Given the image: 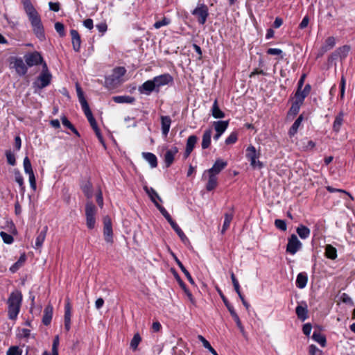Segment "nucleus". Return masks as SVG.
Masks as SVG:
<instances>
[{
    "instance_id": "1",
    "label": "nucleus",
    "mask_w": 355,
    "mask_h": 355,
    "mask_svg": "<svg viewBox=\"0 0 355 355\" xmlns=\"http://www.w3.org/2000/svg\"><path fill=\"white\" fill-rule=\"evenodd\" d=\"M26 14L31 22L33 31L41 41L45 40L44 28L41 17L30 0H21Z\"/></svg>"
},
{
    "instance_id": "2",
    "label": "nucleus",
    "mask_w": 355,
    "mask_h": 355,
    "mask_svg": "<svg viewBox=\"0 0 355 355\" xmlns=\"http://www.w3.org/2000/svg\"><path fill=\"white\" fill-rule=\"evenodd\" d=\"M22 302L21 292L18 290L12 291L8 300V318L12 320H15L20 311V307Z\"/></svg>"
},
{
    "instance_id": "3",
    "label": "nucleus",
    "mask_w": 355,
    "mask_h": 355,
    "mask_svg": "<svg viewBox=\"0 0 355 355\" xmlns=\"http://www.w3.org/2000/svg\"><path fill=\"white\" fill-rule=\"evenodd\" d=\"M52 75L48 69L47 64L46 62L42 64V70L36 81L33 83L34 87L42 89L47 87L51 81Z\"/></svg>"
},
{
    "instance_id": "4",
    "label": "nucleus",
    "mask_w": 355,
    "mask_h": 355,
    "mask_svg": "<svg viewBox=\"0 0 355 355\" xmlns=\"http://www.w3.org/2000/svg\"><path fill=\"white\" fill-rule=\"evenodd\" d=\"M97 209L96 206L91 202L88 201L85 205V216H86V225L92 230L96 225V214Z\"/></svg>"
},
{
    "instance_id": "5",
    "label": "nucleus",
    "mask_w": 355,
    "mask_h": 355,
    "mask_svg": "<svg viewBox=\"0 0 355 355\" xmlns=\"http://www.w3.org/2000/svg\"><path fill=\"white\" fill-rule=\"evenodd\" d=\"M260 153H257L256 148L253 146H250L246 149V157L250 161V165L254 168L261 169L263 166V164L259 160Z\"/></svg>"
},
{
    "instance_id": "6",
    "label": "nucleus",
    "mask_w": 355,
    "mask_h": 355,
    "mask_svg": "<svg viewBox=\"0 0 355 355\" xmlns=\"http://www.w3.org/2000/svg\"><path fill=\"white\" fill-rule=\"evenodd\" d=\"M192 15L198 18L199 24L203 25L206 22L207 18L209 15L208 8L203 3L198 4V6L192 11Z\"/></svg>"
},
{
    "instance_id": "7",
    "label": "nucleus",
    "mask_w": 355,
    "mask_h": 355,
    "mask_svg": "<svg viewBox=\"0 0 355 355\" xmlns=\"http://www.w3.org/2000/svg\"><path fill=\"white\" fill-rule=\"evenodd\" d=\"M26 65L31 67L39 64H43V58L40 53L34 51L33 53H28L24 57Z\"/></svg>"
},
{
    "instance_id": "8",
    "label": "nucleus",
    "mask_w": 355,
    "mask_h": 355,
    "mask_svg": "<svg viewBox=\"0 0 355 355\" xmlns=\"http://www.w3.org/2000/svg\"><path fill=\"white\" fill-rule=\"evenodd\" d=\"M302 243L300 241L295 234H292L288 239L286 251L291 254H295L301 248Z\"/></svg>"
},
{
    "instance_id": "9",
    "label": "nucleus",
    "mask_w": 355,
    "mask_h": 355,
    "mask_svg": "<svg viewBox=\"0 0 355 355\" xmlns=\"http://www.w3.org/2000/svg\"><path fill=\"white\" fill-rule=\"evenodd\" d=\"M153 80L158 92L159 87L172 83L173 78L169 73H164L155 76Z\"/></svg>"
},
{
    "instance_id": "10",
    "label": "nucleus",
    "mask_w": 355,
    "mask_h": 355,
    "mask_svg": "<svg viewBox=\"0 0 355 355\" xmlns=\"http://www.w3.org/2000/svg\"><path fill=\"white\" fill-rule=\"evenodd\" d=\"M103 234L105 237V240L107 243H113V232L112 227V222L111 219L109 216H106L103 218Z\"/></svg>"
},
{
    "instance_id": "11",
    "label": "nucleus",
    "mask_w": 355,
    "mask_h": 355,
    "mask_svg": "<svg viewBox=\"0 0 355 355\" xmlns=\"http://www.w3.org/2000/svg\"><path fill=\"white\" fill-rule=\"evenodd\" d=\"M171 270L172 273L174 275V277H175L176 280L178 281L180 286L182 288V290L185 293V294L187 296L189 300L191 302V304H196V300H195L192 293L187 288L186 284L181 279L180 277L178 275L177 272L175 271V268H171Z\"/></svg>"
},
{
    "instance_id": "12",
    "label": "nucleus",
    "mask_w": 355,
    "mask_h": 355,
    "mask_svg": "<svg viewBox=\"0 0 355 355\" xmlns=\"http://www.w3.org/2000/svg\"><path fill=\"white\" fill-rule=\"evenodd\" d=\"M11 64H13L12 67L15 69L17 73L20 76H24L27 73V67L21 58H15L13 59Z\"/></svg>"
},
{
    "instance_id": "13",
    "label": "nucleus",
    "mask_w": 355,
    "mask_h": 355,
    "mask_svg": "<svg viewBox=\"0 0 355 355\" xmlns=\"http://www.w3.org/2000/svg\"><path fill=\"white\" fill-rule=\"evenodd\" d=\"M138 91L141 94L150 95L152 92L156 91L157 89L153 80H149L144 82L141 86L139 87Z\"/></svg>"
},
{
    "instance_id": "14",
    "label": "nucleus",
    "mask_w": 355,
    "mask_h": 355,
    "mask_svg": "<svg viewBox=\"0 0 355 355\" xmlns=\"http://www.w3.org/2000/svg\"><path fill=\"white\" fill-rule=\"evenodd\" d=\"M227 165V162H225L220 159H218L214 164L213 166L207 171V172L208 173L214 174L216 176V175L218 174L223 169H224Z\"/></svg>"
},
{
    "instance_id": "15",
    "label": "nucleus",
    "mask_w": 355,
    "mask_h": 355,
    "mask_svg": "<svg viewBox=\"0 0 355 355\" xmlns=\"http://www.w3.org/2000/svg\"><path fill=\"white\" fill-rule=\"evenodd\" d=\"M71 36V42L73 49L76 52H78L80 49L81 40L78 32L76 30L72 29L70 31Z\"/></svg>"
},
{
    "instance_id": "16",
    "label": "nucleus",
    "mask_w": 355,
    "mask_h": 355,
    "mask_svg": "<svg viewBox=\"0 0 355 355\" xmlns=\"http://www.w3.org/2000/svg\"><path fill=\"white\" fill-rule=\"evenodd\" d=\"M178 152V149L175 146L166 150L164 155V163L166 167H169L173 164L174 156L177 154Z\"/></svg>"
},
{
    "instance_id": "17",
    "label": "nucleus",
    "mask_w": 355,
    "mask_h": 355,
    "mask_svg": "<svg viewBox=\"0 0 355 355\" xmlns=\"http://www.w3.org/2000/svg\"><path fill=\"white\" fill-rule=\"evenodd\" d=\"M198 141V137L196 135H191L188 137L186 146V150L184 153V157L187 158L191 153L193 151L196 142Z\"/></svg>"
},
{
    "instance_id": "18",
    "label": "nucleus",
    "mask_w": 355,
    "mask_h": 355,
    "mask_svg": "<svg viewBox=\"0 0 355 355\" xmlns=\"http://www.w3.org/2000/svg\"><path fill=\"white\" fill-rule=\"evenodd\" d=\"M53 306L51 304H48L44 310L42 323L45 326L50 324L52 317H53Z\"/></svg>"
},
{
    "instance_id": "19",
    "label": "nucleus",
    "mask_w": 355,
    "mask_h": 355,
    "mask_svg": "<svg viewBox=\"0 0 355 355\" xmlns=\"http://www.w3.org/2000/svg\"><path fill=\"white\" fill-rule=\"evenodd\" d=\"M213 130L212 128H209L205 130L202 139V143L201 146L202 149L208 148L211 144V137L212 135Z\"/></svg>"
},
{
    "instance_id": "20",
    "label": "nucleus",
    "mask_w": 355,
    "mask_h": 355,
    "mask_svg": "<svg viewBox=\"0 0 355 355\" xmlns=\"http://www.w3.org/2000/svg\"><path fill=\"white\" fill-rule=\"evenodd\" d=\"M144 189L146 192V193L148 195L149 198L152 200V202L155 204V205L157 207V205H159L157 200L162 202V199L158 195V193L156 192V191L152 188V187H148L147 186L144 187Z\"/></svg>"
},
{
    "instance_id": "21",
    "label": "nucleus",
    "mask_w": 355,
    "mask_h": 355,
    "mask_svg": "<svg viewBox=\"0 0 355 355\" xmlns=\"http://www.w3.org/2000/svg\"><path fill=\"white\" fill-rule=\"evenodd\" d=\"M171 124V119L168 116H161L162 132L165 137L168 135Z\"/></svg>"
},
{
    "instance_id": "22",
    "label": "nucleus",
    "mask_w": 355,
    "mask_h": 355,
    "mask_svg": "<svg viewBox=\"0 0 355 355\" xmlns=\"http://www.w3.org/2000/svg\"><path fill=\"white\" fill-rule=\"evenodd\" d=\"M295 312L297 318L300 320L304 321L308 318V309L306 304L304 306L302 305H298L295 309Z\"/></svg>"
},
{
    "instance_id": "23",
    "label": "nucleus",
    "mask_w": 355,
    "mask_h": 355,
    "mask_svg": "<svg viewBox=\"0 0 355 355\" xmlns=\"http://www.w3.org/2000/svg\"><path fill=\"white\" fill-rule=\"evenodd\" d=\"M211 115L215 119H223L225 117V113L219 108L216 99L214 101L211 107Z\"/></svg>"
},
{
    "instance_id": "24",
    "label": "nucleus",
    "mask_w": 355,
    "mask_h": 355,
    "mask_svg": "<svg viewBox=\"0 0 355 355\" xmlns=\"http://www.w3.org/2000/svg\"><path fill=\"white\" fill-rule=\"evenodd\" d=\"M228 121H217L213 123V125L216 132L220 133H223L226 130V129L228 127Z\"/></svg>"
},
{
    "instance_id": "25",
    "label": "nucleus",
    "mask_w": 355,
    "mask_h": 355,
    "mask_svg": "<svg viewBox=\"0 0 355 355\" xmlns=\"http://www.w3.org/2000/svg\"><path fill=\"white\" fill-rule=\"evenodd\" d=\"M308 277L306 273L300 272L298 274L296 279V286L299 288H304L307 284Z\"/></svg>"
},
{
    "instance_id": "26",
    "label": "nucleus",
    "mask_w": 355,
    "mask_h": 355,
    "mask_svg": "<svg viewBox=\"0 0 355 355\" xmlns=\"http://www.w3.org/2000/svg\"><path fill=\"white\" fill-rule=\"evenodd\" d=\"M296 232L302 239H306L310 236L311 230L307 227L300 225L296 229Z\"/></svg>"
},
{
    "instance_id": "27",
    "label": "nucleus",
    "mask_w": 355,
    "mask_h": 355,
    "mask_svg": "<svg viewBox=\"0 0 355 355\" xmlns=\"http://www.w3.org/2000/svg\"><path fill=\"white\" fill-rule=\"evenodd\" d=\"M336 45V38L333 36L326 39L324 45L321 48L322 53L327 52L333 49Z\"/></svg>"
},
{
    "instance_id": "28",
    "label": "nucleus",
    "mask_w": 355,
    "mask_h": 355,
    "mask_svg": "<svg viewBox=\"0 0 355 355\" xmlns=\"http://www.w3.org/2000/svg\"><path fill=\"white\" fill-rule=\"evenodd\" d=\"M312 338L318 343L322 347H325L327 343L326 337L319 331L315 330L312 335Z\"/></svg>"
},
{
    "instance_id": "29",
    "label": "nucleus",
    "mask_w": 355,
    "mask_h": 355,
    "mask_svg": "<svg viewBox=\"0 0 355 355\" xmlns=\"http://www.w3.org/2000/svg\"><path fill=\"white\" fill-rule=\"evenodd\" d=\"M112 99L116 103H132L135 101V98L130 96H116Z\"/></svg>"
},
{
    "instance_id": "30",
    "label": "nucleus",
    "mask_w": 355,
    "mask_h": 355,
    "mask_svg": "<svg viewBox=\"0 0 355 355\" xmlns=\"http://www.w3.org/2000/svg\"><path fill=\"white\" fill-rule=\"evenodd\" d=\"M231 210L232 211L230 213H225L224 214L225 220L221 230L222 234H224L225 232L229 228L230 223L233 218V208H232Z\"/></svg>"
},
{
    "instance_id": "31",
    "label": "nucleus",
    "mask_w": 355,
    "mask_h": 355,
    "mask_svg": "<svg viewBox=\"0 0 355 355\" xmlns=\"http://www.w3.org/2000/svg\"><path fill=\"white\" fill-rule=\"evenodd\" d=\"M144 158L150 164L152 168H155L157 166V159L156 156L151 153H143Z\"/></svg>"
},
{
    "instance_id": "32",
    "label": "nucleus",
    "mask_w": 355,
    "mask_h": 355,
    "mask_svg": "<svg viewBox=\"0 0 355 355\" xmlns=\"http://www.w3.org/2000/svg\"><path fill=\"white\" fill-rule=\"evenodd\" d=\"M48 227L45 226L44 229L39 233L35 240V248H40L42 247L46 234Z\"/></svg>"
},
{
    "instance_id": "33",
    "label": "nucleus",
    "mask_w": 355,
    "mask_h": 355,
    "mask_svg": "<svg viewBox=\"0 0 355 355\" xmlns=\"http://www.w3.org/2000/svg\"><path fill=\"white\" fill-rule=\"evenodd\" d=\"M302 120H303V116L301 114L298 116V118L295 120V121L293 123V124L291 127V128L288 131V134H289L290 137H293L297 133V130H298L300 125H301Z\"/></svg>"
},
{
    "instance_id": "34",
    "label": "nucleus",
    "mask_w": 355,
    "mask_h": 355,
    "mask_svg": "<svg viewBox=\"0 0 355 355\" xmlns=\"http://www.w3.org/2000/svg\"><path fill=\"white\" fill-rule=\"evenodd\" d=\"M336 53L340 58V60L345 59L350 51V46L349 45H344L341 47L338 48L336 50Z\"/></svg>"
},
{
    "instance_id": "35",
    "label": "nucleus",
    "mask_w": 355,
    "mask_h": 355,
    "mask_svg": "<svg viewBox=\"0 0 355 355\" xmlns=\"http://www.w3.org/2000/svg\"><path fill=\"white\" fill-rule=\"evenodd\" d=\"M81 188L85 196L88 199L92 198L93 196L92 183L89 181H87L83 184H82Z\"/></svg>"
},
{
    "instance_id": "36",
    "label": "nucleus",
    "mask_w": 355,
    "mask_h": 355,
    "mask_svg": "<svg viewBox=\"0 0 355 355\" xmlns=\"http://www.w3.org/2000/svg\"><path fill=\"white\" fill-rule=\"evenodd\" d=\"M198 339L202 343L203 347L213 355H218L216 351L211 347L210 343L201 335L198 336Z\"/></svg>"
},
{
    "instance_id": "37",
    "label": "nucleus",
    "mask_w": 355,
    "mask_h": 355,
    "mask_svg": "<svg viewBox=\"0 0 355 355\" xmlns=\"http://www.w3.org/2000/svg\"><path fill=\"white\" fill-rule=\"evenodd\" d=\"M209 174V180L206 186L207 191L213 190L217 186V178L214 174Z\"/></svg>"
},
{
    "instance_id": "38",
    "label": "nucleus",
    "mask_w": 355,
    "mask_h": 355,
    "mask_svg": "<svg viewBox=\"0 0 355 355\" xmlns=\"http://www.w3.org/2000/svg\"><path fill=\"white\" fill-rule=\"evenodd\" d=\"M325 255L329 259H334L337 257V250L331 245H327L325 247Z\"/></svg>"
},
{
    "instance_id": "39",
    "label": "nucleus",
    "mask_w": 355,
    "mask_h": 355,
    "mask_svg": "<svg viewBox=\"0 0 355 355\" xmlns=\"http://www.w3.org/2000/svg\"><path fill=\"white\" fill-rule=\"evenodd\" d=\"M141 341V337L139 333H136L130 341V347L133 350H137L139 344Z\"/></svg>"
},
{
    "instance_id": "40",
    "label": "nucleus",
    "mask_w": 355,
    "mask_h": 355,
    "mask_svg": "<svg viewBox=\"0 0 355 355\" xmlns=\"http://www.w3.org/2000/svg\"><path fill=\"white\" fill-rule=\"evenodd\" d=\"M59 336L57 335L55 336L54 340L53 341L52 345V355H59L58 354V346H59ZM43 355H50L48 352L45 351L43 353Z\"/></svg>"
},
{
    "instance_id": "41",
    "label": "nucleus",
    "mask_w": 355,
    "mask_h": 355,
    "mask_svg": "<svg viewBox=\"0 0 355 355\" xmlns=\"http://www.w3.org/2000/svg\"><path fill=\"white\" fill-rule=\"evenodd\" d=\"M343 115L342 113H340L335 119L334 124H333V129L336 132H338L340 129V127L343 124Z\"/></svg>"
},
{
    "instance_id": "42",
    "label": "nucleus",
    "mask_w": 355,
    "mask_h": 355,
    "mask_svg": "<svg viewBox=\"0 0 355 355\" xmlns=\"http://www.w3.org/2000/svg\"><path fill=\"white\" fill-rule=\"evenodd\" d=\"M308 95H309L308 94L305 93V92L304 90H302V89L297 88V89L295 92V98L296 101H297L300 103L303 104L304 100Z\"/></svg>"
},
{
    "instance_id": "43",
    "label": "nucleus",
    "mask_w": 355,
    "mask_h": 355,
    "mask_svg": "<svg viewBox=\"0 0 355 355\" xmlns=\"http://www.w3.org/2000/svg\"><path fill=\"white\" fill-rule=\"evenodd\" d=\"M218 293H219V295H220L223 302H224L225 306L228 309L230 313L234 312L235 311L234 309V306L231 304V303L225 297V296L224 295L223 292L220 289H218Z\"/></svg>"
},
{
    "instance_id": "44",
    "label": "nucleus",
    "mask_w": 355,
    "mask_h": 355,
    "mask_svg": "<svg viewBox=\"0 0 355 355\" xmlns=\"http://www.w3.org/2000/svg\"><path fill=\"white\" fill-rule=\"evenodd\" d=\"M71 306L69 301L67 302L64 306V319L66 322H71Z\"/></svg>"
},
{
    "instance_id": "45",
    "label": "nucleus",
    "mask_w": 355,
    "mask_h": 355,
    "mask_svg": "<svg viewBox=\"0 0 355 355\" xmlns=\"http://www.w3.org/2000/svg\"><path fill=\"white\" fill-rule=\"evenodd\" d=\"M113 72V76H114L115 79H119L121 77L125 75L126 73V69L123 67H116Z\"/></svg>"
},
{
    "instance_id": "46",
    "label": "nucleus",
    "mask_w": 355,
    "mask_h": 355,
    "mask_svg": "<svg viewBox=\"0 0 355 355\" xmlns=\"http://www.w3.org/2000/svg\"><path fill=\"white\" fill-rule=\"evenodd\" d=\"M302 105V103L295 100V101L293 103V104L289 110V113L292 114L293 115H296L299 112Z\"/></svg>"
},
{
    "instance_id": "47",
    "label": "nucleus",
    "mask_w": 355,
    "mask_h": 355,
    "mask_svg": "<svg viewBox=\"0 0 355 355\" xmlns=\"http://www.w3.org/2000/svg\"><path fill=\"white\" fill-rule=\"evenodd\" d=\"M23 164H24V171L26 173L29 174V173L33 172L31 161L28 157H26L24 159Z\"/></svg>"
},
{
    "instance_id": "48",
    "label": "nucleus",
    "mask_w": 355,
    "mask_h": 355,
    "mask_svg": "<svg viewBox=\"0 0 355 355\" xmlns=\"http://www.w3.org/2000/svg\"><path fill=\"white\" fill-rule=\"evenodd\" d=\"M76 92H77V94H78V97L80 103L82 107H83L85 105V103H87V102L84 97V94H83V92L81 88L78 85L76 86Z\"/></svg>"
},
{
    "instance_id": "49",
    "label": "nucleus",
    "mask_w": 355,
    "mask_h": 355,
    "mask_svg": "<svg viewBox=\"0 0 355 355\" xmlns=\"http://www.w3.org/2000/svg\"><path fill=\"white\" fill-rule=\"evenodd\" d=\"M6 156L8 163L11 166H15L16 164L15 155L10 150H7L6 152Z\"/></svg>"
},
{
    "instance_id": "50",
    "label": "nucleus",
    "mask_w": 355,
    "mask_h": 355,
    "mask_svg": "<svg viewBox=\"0 0 355 355\" xmlns=\"http://www.w3.org/2000/svg\"><path fill=\"white\" fill-rule=\"evenodd\" d=\"M0 236L5 243L10 244L13 242V237L5 232H1Z\"/></svg>"
},
{
    "instance_id": "51",
    "label": "nucleus",
    "mask_w": 355,
    "mask_h": 355,
    "mask_svg": "<svg viewBox=\"0 0 355 355\" xmlns=\"http://www.w3.org/2000/svg\"><path fill=\"white\" fill-rule=\"evenodd\" d=\"M171 21L166 17H164L161 21H157L154 24V27L159 29L164 26H167L170 24Z\"/></svg>"
},
{
    "instance_id": "52",
    "label": "nucleus",
    "mask_w": 355,
    "mask_h": 355,
    "mask_svg": "<svg viewBox=\"0 0 355 355\" xmlns=\"http://www.w3.org/2000/svg\"><path fill=\"white\" fill-rule=\"evenodd\" d=\"M88 121H92L94 119V117L92 115V111L89 109L88 103H85V105L83 107H82Z\"/></svg>"
},
{
    "instance_id": "53",
    "label": "nucleus",
    "mask_w": 355,
    "mask_h": 355,
    "mask_svg": "<svg viewBox=\"0 0 355 355\" xmlns=\"http://www.w3.org/2000/svg\"><path fill=\"white\" fill-rule=\"evenodd\" d=\"M173 229L174 230V231L178 234V236H180V238L181 239V240L183 241V242H185V241H188V239L187 237L186 236V235L184 234V233L182 232V230H181V228L178 225H175Z\"/></svg>"
},
{
    "instance_id": "54",
    "label": "nucleus",
    "mask_w": 355,
    "mask_h": 355,
    "mask_svg": "<svg viewBox=\"0 0 355 355\" xmlns=\"http://www.w3.org/2000/svg\"><path fill=\"white\" fill-rule=\"evenodd\" d=\"M231 316L233 318L234 320L235 321L236 326L239 327V329L243 331V326L242 325V323L241 322V320L238 315V314L234 311V312L230 313Z\"/></svg>"
},
{
    "instance_id": "55",
    "label": "nucleus",
    "mask_w": 355,
    "mask_h": 355,
    "mask_svg": "<svg viewBox=\"0 0 355 355\" xmlns=\"http://www.w3.org/2000/svg\"><path fill=\"white\" fill-rule=\"evenodd\" d=\"M275 225L282 231H286L287 229L286 223L284 220L276 219L275 220Z\"/></svg>"
},
{
    "instance_id": "56",
    "label": "nucleus",
    "mask_w": 355,
    "mask_h": 355,
    "mask_svg": "<svg viewBox=\"0 0 355 355\" xmlns=\"http://www.w3.org/2000/svg\"><path fill=\"white\" fill-rule=\"evenodd\" d=\"M55 29L60 37H64L65 35L64 26L61 22H56L55 24Z\"/></svg>"
},
{
    "instance_id": "57",
    "label": "nucleus",
    "mask_w": 355,
    "mask_h": 355,
    "mask_svg": "<svg viewBox=\"0 0 355 355\" xmlns=\"http://www.w3.org/2000/svg\"><path fill=\"white\" fill-rule=\"evenodd\" d=\"M21 350L17 346H11L8 352L7 355H21Z\"/></svg>"
},
{
    "instance_id": "58",
    "label": "nucleus",
    "mask_w": 355,
    "mask_h": 355,
    "mask_svg": "<svg viewBox=\"0 0 355 355\" xmlns=\"http://www.w3.org/2000/svg\"><path fill=\"white\" fill-rule=\"evenodd\" d=\"M237 141V134L236 132H232L229 137L225 139V144L227 145L234 144Z\"/></svg>"
},
{
    "instance_id": "59",
    "label": "nucleus",
    "mask_w": 355,
    "mask_h": 355,
    "mask_svg": "<svg viewBox=\"0 0 355 355\" xmlns=\"http://www.w3.org/2000/svg\"><path fill=\"white\" fill-rule=\"evenodd\" d=\"M326 189H327V190L328 191H329L330 193H334V192H340V193H345V194L348 195V196L350 197V198H351L352 200H353V199H354V198H353V197L351 196V194H350L349 193H348L347 191H345V190L340 189H335V188H334V187H331V186H327V187H326Z\"/></svg>"
},
{
    "instance_id": "60",
    "label": "nucleus",
    "mask_w": 355,
    "mask_h": 355,
    "mask_svg": "<svg viewBox=\"0 0 355 355\" xmlns=\"http://www.w3.org/2000/svg\"><path fill=\"white\" fill-rule=\"evenodd\" d=\"M309 352L310 355H322V351L314 345L309 346Z\"/></svg>"
},
{
    "instance_id": "61",
    "label": "nucleus",
    "mask_w": 355,
    "mask_h": 355,
    "mask_svg": "<svg viewBox=\"0 0 355 355\" xmlns=\"http://www.w3.org/2000/svg\"><path fill=\"white\" fill-rule=\"evenodd\" d=\"M340 300H342L343 302L345 304H349L351 305H353L354 304L352 298L346 293L342 294V295L340 296Z\"/></svg>"
},
{
    "instance_id": "62",
    "label": "nucleus",
    "mask_w": 355,
    "mask_h": 355,
    "mask_svg": "<svg viewBox=\"0 0 355 355\" xmlns=\"http://www.w3.org/2000/svg\"><path fill=\"white\" fill-rule=\"evenodd\" d=\"M28 175V177H29V182H30V184H31V188L33 189V190H35L36 189V180H35V175H34V173H31Z\"/></svg>"
},
{
    "instance_id": "63",
    "label": "nucleus",
    "mask_w": 355,
    "mask_h": 355,
    "mask_svg": "<svg viewBox=\"0 0 355 355\" xmlns=\"http://www.w3.org/2000/svg\"><path fill=\"white\" fill-rule=\"evenodd\" d=\"M15 180L16 182L18 183V184H19V186L20 187H23V185H24V178H23V177L21 176V175L20 174L19 172L15 173Z\"/></svg>"
},
{
    "instance_id": "64",
    "label": "nucleus",
    "mask_w": 355,
    "mask_h": 355,
    "mask_svg": "<svg viewBox=\"0 0 355 355\" xmlns=\"http://www.w3.org/2000/svg\"><path fill=\"white\" fill-rule=\"evenodd\" d=\"M312 326L310 323H306L303 325L302 331L306 336H309L311 331Z\"/></svg>"
}]
</instances>
